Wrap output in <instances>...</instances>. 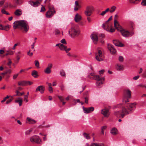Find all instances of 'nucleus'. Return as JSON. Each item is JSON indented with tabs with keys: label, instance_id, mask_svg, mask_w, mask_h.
I'll return each mask as SVG.
<instances>
[{
	"label": "nucleus",
	"instance_id": "a18cd8bd",
	"mask_svg": "<svg viewBox=\"0 0 146 146\" xmlns=\"http://www.w3.org/2000/svg\"><path fill=\"white\" fill-rule=\"evenodd\" d=\"M123 60V57L122 56H119V60L120 62H122Z\"/></svg>",
	"mask_w": 146,
	"mask_h": 146
},
{
	"label": "nucleus",
	"instance_id": "c756f323",
	"mask_svg": "<svg viewBox=\"0 0 146 146\" xmlns=\"http://www.w3.org/2000/svg\"><path fill=\"white\" fill-rule=\"evenodd\" d=\"M59 48L61 50H65V48H66V46L62 44H61L59 46Z\"/></svg>",
	"mask_w": 146,
	"mask_h": 146
},
{
	"label": "nucleus",
	"instance_id": "a19ab883",
	"mask_svg": "<svg viewBox=\"0 0 146 146\" xmlns=\"http://www.w3.org/2000/svg\"><path fill=\"white\" fill-rule=\"evenodd\" d=\"M83 135L87 139H89L90 138V137L89 135L86 133H84Z\"/></svg>",
	"mask_w": 146,
	"mask_h": 146
},
{
	"label": "nucleus",
	"instance_id": "423d86ee",
	"mask_svg": "<svg viewBox=\"0 0 146 146\" xmlns=\"http://www.w3.org/2000/svg\"><path fill=\"white\" fill-rule=\"evenodd\" d=\"M96 58L98 61H101L103 60L104 55L102 53V49L98 50V52L96 53Z\"/></svg>",
	"mask_w": 146,
	"mask_h": 146
},
{
	"label": "nucleus",
	"instance_id": "5fc2aeb1",
	"mask_svg": "<svg viewBox=\"0 0 146 146\" xmlns=\"http://www.w3.org/2000/svg\"><path fill=\"white\" fill-rule=\"evenodd\" d=\"M26 86L28 85H31L33 84V82L29 81H26Z\"/></svg>",
	"mask_w": 146,
	"mask_h": 146
},
{
	"label": "nucleus",
	"instance_id": "20e7f679",
	"mask_svg": "<svg viewBox=\"0 0 146 146\" xmlns=\"http://www.w3.org/2000/svg\"><path fill=\"white\" fill-rule=\"evenodd\" d=\"M131 96V92L129 89H125L124 90L123 99V103H126L129 102V99Z\"/></svg>",
	"mask_w": 146,
	"mask_h": 146
},
{
	"label": "nucleus",
	"instance_id": "f8f14e48",
	"mask_svg": "<svg viewBox=\"0 0 146 146\" xmlns=\"http://www.w3.org/2000/svg\"><path fill=\"white\" fill-rule=\"evenodd\" d=\"M90 37L94 44H97L98 40L97 34L95 33H93L91 35Z\"/></svg>",
	"mask_w": 146,
	"mask_h": 146
},
{
	"label": "nucleus",
	"instance_id": "4d7b16f0",
	"mask_svg": "<svg viewBox=\"0 0 146 146\" xmlns=\"http://www.w3.org/2000/svg\"><path fill=\"white\" fill-rule=\"evenodd\" d=\"M139 77V75L136 76L133 78V79L135 80H137Z\"/></svg>",
	"mask_w": 146,
	"mask_h": 146
},
{
	"label": "nucleus",
	"instance_id": "f3484780",
	"mask_svg": "<svg viewBox=\"0 0 146 146\" xmlns=\"http://www.w3.org/2000/svg\"><path fill=\"white\" fill-rule=\"evenodd\" d=\"M108 48L111 54H115L116 52V49L114 48L113 46L111 45H108Z\"/></svg>",
	"mask_w": 146,
	"mask_h": 146
},
{
	"label": "nucleus",
	"instance_id": "09e8293b",
	"mask_svg": "<svg viewBox=\"0 0 146 146\" xmlns=\"http://www.w3.org/2000/svg\"><path fill=\"white\" fill-rule=\"evenodd\" d=\"M58 98L60 101H61V102H62L64 100V98H63L62 96H58Z\"/></svg>",
	"mask_w": 146,
	"mask_h": 146
},
{
	"label": "nucleus",
	"instance_id": "864d4df0",
	"mask_svg": "<svg viewBox=\"0 0 146 146\" xmlns=\"http://www.w3.org/2000/svg\"><path fill=\"white\" fill-rule=\"evenodd\" d=\"M19 75V74L17 73L14 74L13 76V79L14 80L16 79Z\"/></svg>",
	"mask_w": 146,
	"mask_h": 146
},
{
	"label": "nucleus",
	"instance_id": "6e6d98bb",
	"mask_svg": "<svg viewBox=\"0 0 146 146\" xmlns=\"http://www.w3.org/2000/svg\"><path fill=\"white\" fill-rule=\"evenodd\" d=\"M7 52H8L9 54L10 55H13L14 53L13 51L12 50L8 51Z\"/></svg>",
	"mask_w": 146,
	"mask_h": 146
},
{
	"label": "nucleus",
	"instance_id": "ddd939ff",
	"mask_svg": "<svg viewBox=\"0 0 146 146\" xmlns=\"http://www.w3.org/2000/svg\"><path fill=\"white\" fill-rule=\"evenodd\" d=\"M101 113L104 115V117H108L110 114L109 109L108 108H105L102 110L101 111Z\"/></svg>",
	"mask_w": 146,
	"mask_h": 146
},
{
	"label": "nucleus",
	"instance_id": "774afa93",
	"mask_svg": "<svg viewBox=\"0 0 146 146\" xmlns=\"http://www.w3.org/2000/svg\"><path fill=\"white\" fill-rule=\"evenodd\" d=\"M12 101V100L11 99H10L8 100L6 102V104H8L9 103H10Z\"/></svg>",
	"mask_w": 146,
	"mask_h": 146
},
{
	"label": "nucleus",
	"instance_id": "4468645a",
	"mask_svg": "<svg viewBox=\"0 0 146 146\" xmlns=\"http://www.w3.org/2000/svg\"><path fill=\"white\" fill-rule=\"evenodd\" d=\"M52 67V64L51 63L48 64V66L45 70H44V72L47 74H49L51 72V69Z\"/></svg>",
	"mask_w": 146,
	"mask_h": 146
},
{
	"label": "nucleus",
	"instance_id": "603ef678",
	"mask_svg": "<svg viewBox=\"0 0 146 146\" xmlns=\"http://www.w3.org/2000/svg\"><path fill=\"white\" fill-rule=\"evenodd\" d=\"M31 50H30L29 51L27 52V55L30 56H31L33 55V53L30 52Z\"/></svg>",
	"mask_w": 146,
	"mask_h": 146
},
{
	"label": "nucleus",
	"instance_id": "f704fd0d",
	"mask_svg": "<svg viewBox=\"0 0 146 146\" xmlns=\"http://www.w3.org/2000/svg\"><path fill=\"white\" fill-rule=\"evenodd\" d=\"M114 26L115 27L117 28L118 27L119 24L116 19L114 20Z\"/></svg>",
	"mask_w": 146,
	"mask_h": 146
},
{
	"label": "nucleus",
	"instance_id": "8fccbe9b",
	"mask_svg": "<svg viewBox=\"0 0 146 146\" xmlns=\"http://www.w3.org/2000/svg\"><path fill=\"white\" fill-rule=\"evenodd\" d=\"M141 3L143 5L146 6V0H143Z\"/></svg>",
	"mask_w": 146,
	"mask_h": 146
},
{
	"label": "nucleus",
	"instance_id": "2f4dec72",
	"mask_svg": "<svg viewBox=\"0 0 146 146\" xmlns=\"http://www.w3.org/2000/svg\"><path fill=\"white\" fill-rule=\"evenodd\" d=\"M27 120L29 122V123L31 124H34L36 123V121L32 119H30L29 118H27Z\"/></svg>",
	"mask_w": 146,
	"mask_h": 146
},
{
	"label": "nucleus",
	"instance_id": "1a4fd4ad",
	"mask_svg": "<svg viewBox=\"0 0 146 146\" xmlns=\"http://www.w3.org/2000/svg\"><path fill=\"white\" fill-rule=\"evenodd\" d=\"M120 31L122 35L125 37H128L131 36L134 34V33L133 32H129L128 31L125 29H121Z\"/></svg>",
	"mask_w": 146,
	"mask_h": 146
},
{
	"label": "nucleus",
	"instance_id": "5701e85b",
	"mask_svg": "<svg viewBox=\"0 0 146 146\" xmlns=\"http://www.w3.org/2000/svg\"><path fill=\"white\" fill-rule=\"evenodd\" d=\"M15 102L16 103H19V106H21L22 104V98L21 97H19L15 100Z\"/></svg>",
	"mask_w": 146,
	"mask_h": 146
},
{
	"label": "nucleus",
	"instance_id": "4c0bfd02",
	"mask_svg": "<svg viewBox=\"0 0 146 146\" xmlns=\"http://www.w3.org/2000/svg\"><path fill=\"white\" fill-rule=\"evenodd\" d=\"M91 146H104V145L102 144L93 143L91 144Z\"/></svg>",
	"mask_w": 146,
	"mask_h": 146
},
{
	"label": "nucleus",
	"instance_id": "a211bd4d",
	"mask_svg": "<svg viewBox=\"0 0 146 146\" xmlns=\"http://www.w3.org/2000/svg\"><path fill=\"white\" fill-rule=\"evenodd\" d=\"M82 20V17L78 13L76 14L74 18V20L76 23L79 22Z\"/></svg>",
	"mask_w": 146,
	"mask_h": 146
},
{
	"label": "nucleus",
	"instance_id": "ea45409f",
	"mask_svg": "<svg viewBox=\"0 0 146 146\" xmlns=\"http://www.w3.org/2000/svg\"><path fill=\"white\" fill-rule=\"evenodd\" d=\"M60 87L61 90L62 91H63L65 90V86L62 83H61L60 84Z\"/></svg>",
	"mask_w": 146,
	"mask_h": 146
},
{
	"label": "nucleus",
	"instance_id": "49530a36",
	"mask_svg": "<svg viewBox=\"0 0 146 146\" xmlns=\"http://www.w3.org/2000/svg\"><path fill=\"white\" fill-rule=\"evenodd\" d=\"M9 96H7L6 97L4 98L1 101V103L4 102L7 99L9 98Z\"/></svg>",
	"mask_w": 146,
	"mask_h": 146
},
{
	"label": "nucleus",
	"instance_id": "c9c22d12",
	"mask_svg": "<svg viewBox=\"0 0 146 146\" xmlns=\"http://www.w3.org/2000/svg\"><path fill=\"white\" fill-rule=\"evenodd\" d=\"M15 2V3L17 5H20L21 4L22 2V0H13Z\"/></svg>",
	"mask_w": 146,
	"mask_h": 146
},
{
	"label": "nucleus",
	"instance_id": "6ab92c4d",
	"mask_svg": "<svg viewBox=\"0 0 146 146\" xmlns=\"http://www.w3.org/2000/svg\"><path fill=\"white\" fill-rule=\"evenodd\" d=\"M44 87L42 86H40L37 87L36 90V92L40 91L41 94L44 92Z\"/></svg>",
	"mask_w": 146,
	"mask_h": 146
},
{
	"label": "nucleus",
	"instance_id": "aec40b11",
	"mask_svg": "<svg viewBox=\"0 0 146 146\" xmlns=\"http://www.w3.org/2000/svg\"><path fill=\"white\" fill-rule=\"evenodd\" d=\"M74 10L75 11H78L81 7V6L79 4L78 1H76L74 3Z\"/></svg>",
	"mask_w": 146,
	"mask_h": 146
},
{
	"label": "nucleus",
	"instance_id": "72a5a7b5",
	"mask_svg": "<svg viewBox=\"0 0 146 146\" xmlns=\"http://www.w3.org/2000/svg\"><path fill=\"white\" fill-rule=\"evenodd\" d=\"M10 28L9 25H7L6 26H3V28L2 29V30H5V31H8L9 29Z\"/></svg>",
	"mask_w": 146,
	"mask_h": 146
},
{
	"label": "nucleus",
	"instance_id": "0eeeda50",
	"mask_svg": "<svg viewBox=\"0 0 146 146\" xmlns=\"http://www.w3.org/2000/svg\"><path fill=\"white\" fill-rule=\"evenodd\" d=\"M94 10L93 7L92 6H88L86 7V10L84 12L85 14L87 16H90Z\"/></svg>",
	"mask_w": 146,
	"mask_h": 146
},
{
	"label": "nucleus",
	"instance_id": "a878e982",
	"mask_svg": "<svg viewBox=\"0 0 146 146\" xmlns=\"http://www.w3.org/2000/svg\"><path fill=\"white\" fill-rule=\"evenodd\" d=\"M19 86H26V82L25 81H21L18 82Z\"/></svg>",
	"mask_w": 146,
	"mask_h": 146
},
{
	"label": "nucleus",
	"instance_id": "2eb2a0df",
	"mask_svg": "<svg viewBox=\"0 0 146 146\" xmlns=\"http://www.w3.org/2000/svg\"><path fill=\"white\" fill-rule=\"evenodd\" d=\"M84 112L86 113H89L94 110V108L93 107H91L88 108H86L84 107H82Z\"/></svg>",
	"mask_w": 146,
	"mask_h": 146
},
{
	"label": "nucleus",
	"instance_id": "f257e3e1",
	"mask_svg": "<svg viewBox=\"0 0 146 146\" xmlns=\"http://www.w3.org/2000/svg\"><path fill=\"white\" fill-rule=\"evenodd\" d=\"M136 105L135 103L128 104L127 105L126 107H123L122 108L121 111H115L114 113V114L119 117L123 118L125 115L132 112V111L135 108Z\"/></svg>",
	"mask_w": 146,
	"mask_h": 146
},
{
	"label": "nucleus",
	"instance_id": "c85d7f7f",
	"mask_svg": "<svg viewBox=\"0 0 146 146\" xmlns=\"http://www.w3.org/2000/svg\"><path fill=\"white\" fill-rule=\"evenodd\" d=\"M109 11V9L108 8L106 9L105 11H102L101 13L100 14V15L102 16H104L107 12Z\"/></svg>",
	"mask_w": 146,
	"mask_h": 146
},
{
	"label": "nucleus",
	"instance_id": "9b49d317",
	"mask_svg": "<svg viewBox=\"0 0 146 146\" xmlns=\"http://www.w3.org/2000/svg\"><path fill=\"white\" fill-rule=\"evenodd\" d=\"M91 76H93V79L97 81L104 80V77L101 78L99 75H95L93 73H91L89 75L88 77L90 78H92L91 77Z\"/></svg>",
	"mask_w": 146,
	"mask_h": 146
},
{
	"label": "nucleus",
	"instance_id": "6e6552de",
	"mask_svg": "<svg viewBox=\"0 0 146 146\" xmlns=\"http://www.w3.org/2000/svg\"><path fill=\"white\" fill-rule=\"evenodd\" d=\"M111 25L109 23H105L102 25V27L106 31L110 32H113L115 31L114 29L111 28Z\"/></svg>",
	"mask_w": 146,
	"mask_h": 146
},
{
	"label": "nucleus",
	"instance_id": "79ce46f5",
	"mask_svg": "<svg viewBox=\"0 0 146 146\" xmlns=\"http://www.w3.org/2000/svg\"><path fill=\"white\" fill-rule=\"evenodd\" d=\"M32 131V129H30L29 130H27L25 132V134L26 135H29L31 132Z\"/></svg>",
	"mask_w": 146,
	"mask_h": 146
},
{
	"label": "nucleus",
	"instance_id": "4be33fe9",
	"mask_svg": "<svg viewBox=\"0 0 146 146\" xmlns=\"http://www.w3.org/2000/svg\"><path fill=\"white\" fill-rule=\"evenodd\" d=\"M118 132L117 130L115 127L112 129L110 131L111 133L113 135H115L117 134Z\"/></svg>",
	"mask_w": 146,
	"mask_h": 146
},
{
	"label": "nucleus",
	"instance_id": "338daca9",
	"mask_svg": "<svg viewBox=\"0 0 146 146\" xmlns=\"http://www.w3.org/2000/svg\"><path fill=\"white\" fill-rule=\"evenodd\" d=\"M57 83L56 81L53 82H52V86H55L56 85Z\"/></svg>",
	"mask_w": 146,
	"mask_h": 146
},
{
	"label": "nucleus",
	"instance_id": "b1692460",
	"mask_svg": "<svg viewBox=\"0 0 146 146\" xmlns=\"http://www.w3.org/2000/svg\"><path fill=\"white\" fill-rule=\"evenodd\" d=\"M116 68L117 70H120L123 69V66L120 64H117L116 65Z\"/></svg>",
	"mask_w": 146,
	"mask_h": 146
},
{
	"label": "nucleus",
	"instance_id": "e2e57ef3",
	"mask_svg": "<svg viewBox=\"0 0 146 146\" xmlns=\"http://www.w3.org/2000/svg\"><path fill=\"white\" fill-rule=\"evenodd\" d=\"M9 61L7 63V65L8 66H10V65H11V63H12V62H11V60H10V59H9Z\"/></svg>",
	"mask_w": 146,
	"mask_h": 146
},
{
	"label": "nucleus",
	"instance_id": "7c9ffc66",
	"mask_svg": "<svg viewBox=\"0 0 146 146\" xmlns=\"http://www.w3.org/2000/svg\"><path fill=\"white\" fill-rule=\"evenodd\" d=\"M116 8V7L115 6H113L110 9H109V11L110 13H113L115 11Z\"/></svg>",
	"mask_w": 146,
	"mask_h": 146
},
{
	"label": "nucleus",
	"instance_id": "dca6fc26",
	"mask_svg": "<svg viewBox=\"0 0 146 146\" xmlns=\"http://www.w3.org/2000/svg\"><path fill=\"white\" fill-rule=\"evenodd\" d=\"M29 3L31 5L34 7H36L39 5L40 4V2L38 1V0L36 1H30L29 2Z\"/></svg>",
	"mask_w": 146,
	"mask_h": 146
},
{
	"label": "nucleus",
	"instance_id": "c03bdc74",
	"mask_svg": "<svg viewBox=\"0 0 146 146\" xmlns=\"http://www.w3.org/2000/svg\"><path fill=\"white\" fill-rule=\"evenodd\" d=\"M42 7L41 8L40 11L41 12H43L46 9L45 7L43 6L42 5H41Z\"/></svg>",
	"mask_w": 146,
	"mask_h": 146
},
{
	"label": "nucleus",
	"instance_id": "bf43d9fd",
	"mask_svg": "<svg viewBox=\"0 0 146 146\" xmlns=\"http://www.w3.org/2000/svg\"><path fill=\"white\" fill-rule=\"evenodd\" d=\"M48 90L50 93H52L53 92V89L52 87L48 88Z\"/></svg>",
	"mask_w": 146,
	"mask_h": 146
},
{
	"label": "nucleus",
	"instance_id": "e433bc0d",
	"mask_svg": "<svg viewBox=\"0 0 146 146\" xmlns=\"http://www.w3.org/2000/svg\"><path fill=\"white\" fill-rule=\"evenodd\" d=\"M60 74L62 76L66 77V74L64 71L63 70H61L60 72Z\"/></svg>",
	"mask_w": 146,
	"mask_h": 146
},
{
	"label": "nucleus",
	"instance_id": "0e129e2a",
	"mask_svg": "<svg viewBox=\"0 0 146 146\" xmlns=\"http://www.w3.org/2000/svg\"><path fill=\"white\" fill-rule=\"evenodd\" d=\"M99 36L100 37H101L102 38H104L105 37L104 35V34H101Z\"/></svg>",
	"mask_w": 146,
	"mask_h": 146
},
{
	"label": "nucleus",
	"instance_id": "f03ea898",
	"mask_svg": "<svg viewBox=\"0 0 146 146\" xmlns=\"http://www.w3.org/2000/svg\"><path fill=\"white\" fill-rule=\"evenodd\" d=\"M13 26L14 29H16L17 28H19L21 30H23L26 33L29 29L27 22L24 20L16 21L13 23Z\"/></svg>",
	"mask_w": 146,
	"mask_h": 146
},
{
	"label": "nucleus",
	"instance_id": "39448f33",
	"mask_svg": "<svg viewBox=\"0 0 146 146\" xmlns=\"http://www.w3.org/2000/svg\"><path fill=\"white\" fill-rule=\"evenodd\" d=\"M49 11L46 14V17L48 18H50L55 13V11L54 9L53 6H48Z\"/></svg>",
	"mask_w": 146,
	"mask_h": 146
},
{
	"label": "nucleus",
	"instance_id": "052dcab7",
	"mask_svg": "<svg viewBox=\"0 0 146 146\" xmlns=\"http://www.w3.org/2000/svg\"><path fill=\"white\" fill-rule=\"evenodd\" d=\"M140 0H130V1L131 3H135V1H139Z\"/></svg>",
	"mask_w": 146,
	"mask_h": 146
},
{
	"label": "nucleus",
	"instance_id": "13d9d810",
	"mask_svg": "<svg viewBox=\"0 0 146 146\" xmlns=\"http://www.w3.org/2000/svg\"><path fill=\"white\" fill-rule=\"evenodd\" d=\"M6 73H7V74H11L12 72V70L11 69H8L7 70L6 72Z\"/></svg>",
	"mask_w": 146,
	"mask_h": 146
},
{
	"label": "nucleus",
	"instance_id": "680f3d73",
	"mask_svg": "<svg viewBox=\"0 0 146 146\" xmlns=\"http://www.w3.org/2000/svg\"><path fill=\"white\" fill-rule=\"evenodd\" d=\"M143 77H146V70H145L143 74Z\"/></svg>",
	"mask_w": 146,
	"mask_h": 146
},
{
	"label": "nucleus",
	"instance_id": "3c124183",
	"mask_svg": "<svg viewBox=\"0 0 146 146\" xmlns=\"http://www.w3.org/2000/svg\"><path fill=\"white\" fill-rule=\"evenodd\" d=\"M60 42L61 43H62L63 44H66V41L65 39H62L61 40Z\"/></svg>",
	"mask_w": 146,
	"mask_h": 146
},
{
	"label": "nucleus",
	"instance_id": "cd10ccee",
	"mask_svg": "<svg viewBox=\"0 0 146 146\" xmlns=\"http://www.w3.org/2000/svg\"><path fill=\"white\" fill-rule=\"evenodd\" d=\"M16 94L14 95V96H21L24 94V92L20 93L18 90H16Z\"/></svg>",
	"mask_w": 146,
	"mask_h": 146
},
{
	"label": "nucleus",
	"instance_id": "473e14b6",
	"mask_svg": "<svg viewBox=\"0 0 146 146\" xmlns=\"http://www.w3.org/2000/svg\"><path fill=\"white\" fill-rule=\"evenodd\" d=\"M35 66L37 67V68H40L39 66V62L37 60H35Z\"/></svg>",
	"mask_w": 146,
	"mask_h": 146
},
{
	"label": "nucleus",
	"instance_id": "37998d69",
	"mask_svg": "<svg viewBox=\"0 0 146 146\" xmlns=\"http://www.w3.org/2000/svg\"><path fill=\"white\" fill-rule=\"evenodd\" d=\"M99 81H98L96 82V85L97 86H100L103 84V83L102 81L99 82Z\"/></svg>",
	"mask_w": 146,
	"mask_h": 146
},
{
	"label": "nucleus",
	"instance_id": "69168bd1",
	"mask_svg": "<svg viewBox=\"0 0 146 146\" xmlns=\"http://www.w3.org/2000/svg\"><path fill=\"white\" fill-rule=\"evenodd\" d=\"M1 12L3 14H5L6 13V11L4 9H1Z\"/></svg>",
	"mask_w": 146,
	"mask_h": 146
},
{
	"label": "nucleus",
	"instance_id": "412c9836",
	"mask_svg": "<svg viewBox=\"0 0 146 146\" xmlns=\"http://www.w3.org/2000/svg\"><path fill=\"white\" fill-rule=\"evenodd\" d=\"M113 43L116 46L122 47L123 46V44L117 40H113Z\"/></svg>",
	"mask_w": 146,
	"mask_h": 146
},
{
	"label": "nucleus",
	"instance_id": "9d476101",
	"mask_svg": "<svg viewBox=\"0 0 146 146\" xmlns=\"http://www.w3.org/2000/svg\"><path fill=\"white\" fill-rule=\"evenodd\" d=\"M30 141L33 143H40L41 142L39 137L36 135H34L30 137Z\"/></svg>",
	"mask_w": 146,
	"mask_h": 146
},
{
	"label": "nucleus",
	"instance_id": "de8ad7c7",
	"mask_svg": "<svg viewBox=\"0 0 146 146\" xmlns=\"http://www.w3.org/2000/svg\"><path fill=\"white\" fill-rule=\"evenodd\" d=\"M37 38H35V41L34 42H33L32 44L31 45V48L32 49H33L34 48V46H35V44L36 42V40L37 39Z\"/></svg>",
	"mask_w": 146,
	"mask_h": 146
},
{
	"label": "nucleus",
	"instance_id": "bb28decb",
	"mask_svg": "<svg viewBox=\"0 0 146 146\" xmlns=\"http://www.w3.org/2000/svg\"><path fill=\"white\" fill-rule=\"evenodd\" d=\"M22 14V12L21 10L20 9H17L15 12V15L17 16H19L21 15Z\"/></svg>",
	"mask_w": 146,
	"mask_h": 146
},
{
	"label": "nucleus",
	"instance_id": "393cba45",
	"mask_svg": "<svg viewBox=\"0 0 146 146\" xmlns=\"http://www.w3.org/2000/svg\"><path fill=\"white\" fill-rule=\"evenodd\" d=\"M32 75L34 78H36L38 77V72L35 70H33L32 72Z\"/></svg>",
	"mask_w": 146,
	"mask_h": 146
},
{
	"label": "nucleus",
	"instance_id": "7ed1b4c3",
	"mask_svg": "<svg viewBox=\"0 0 146 146\" xmlns=\"http://www.w3.org/2000/svg\"><path fill=\"white\" fill-rule=\"evenodd\" d=\"M71 33V36L72 38L78 36L80 34V30L78 26H73L71 28V31H69V33Z\"/></svg>",
	"mask_w": 146,
	"mask_h": 146
},
{
	"label": "nucleus",
	"instance_id": "58836bf2",
	"mask_svg": "<svg viewBox=\"0 0 146 146\" xmlns=\"http://www.w3.org/2000/svg\"><path fill=\"white\" fill-rule=\"evenodd\" d=\"M29 95V92H27V95H25L24 97V100L26 102H27L28 101V100L27 99L28 96Z\"/></svg>",
	"mask_w": 146,
	"mask_h": 146
}]
</instances>
